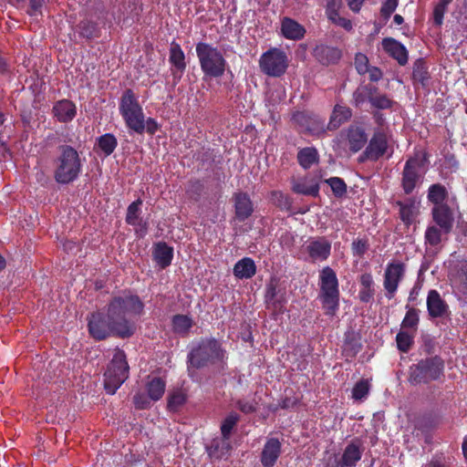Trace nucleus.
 Here are the masks:
<instances>
[{"label":"nucleus","mask_w":467,"mask_h":467,"mask_svg":"<svg viewBox=\"0 0 467 467\" xmlns=\"http://www.w3.org/2000/svg\"><path fill=\"white\" fill-rule=\"evenodd\" d=\"M143 309L144 304L140 298L137 295L128 294L114 296L109 301L108 316L112 319V323L118 326L124 337H130L135 331V325L131 318L140 316Z\"/></svg>","instance_id":"f257e3e1"},{"label":"nucleus","mask_w":467,"mask_h":467,"mask_svg":"<svg viewBox=\"0 0 467 467\" xmlns=\"http://www.w3.org/2000/svg\"><path fill=\"white\" fill-rule=\"evenodd\" d=\"M58 155L54 161L53 177L57 183L67 185L78 179L83 170L79 152L70 145L58 146Z\"/></svg>","instance_id":"f03ea898"},{"label":"nucleus","mask_w":467,"mask_h":467,"mask_svg":"<svg viewBox=\"0 0 467 467\" xmlns=\"http://www.w3.org/2000/svg\"><path fill=\"white\" fill-rule=\"evenodd\" d=\"M318 298L325 315L334 317L339 308V283L336 271L330 266H324L318 275Z\"/></svg>","instance_id":"7ed1b4c3"},{"label":"nucleus","mask_w":467,"mask_h":467,"mask_svg":"<svg viewBox=\"0 0 467 467\" xmlns=\"http://www.w3.org/2000/svg\"><path fill=\"white\" fill-rule=\"evenodd\" d=\"M187 358L189 368H202L210 364L223 362L226 358V352L217 339L202 338L191 349Z\"/></svg>","instance_id":"20e7f679"},{"label":"nucleus","mask_w":467,"mask_h":467,"mask_svg":"<svg viewBox=\"0 0 467 467\" xmlns=\"http://www.w3.org/2000/svg\"><path fill=\"white\" fill-rule=\"evenodd\" d=\"M195 51L205 77L220 78L224 74L227 62L216 47L206 42H199L196 44Z\"/></svg>","instance_id":"39448f33"},{"label":"nucleus","mask_w":467,"mask_h":467,"mask_svg":"<svg viewBox=\"0 0 467 467\" xmlns=\"http://www.w3.org/2000/svg\"><path fill=\"white\" fill-rule=\"evenodd\" d=\"M444 360L440 356L422 358L410 367L409 382L411 385L428 384L444 376Z\"/></svg>","instance_id":"423d86ee"},{"label":"nucleus","mask_w":467,"mask_h":467,"mask_svg":"<svg viewBox=\"0 0 467 467\" xmlns=\"http://www.w3.org/2000/svg\"><path fill=\"white\" fill-rule=\"evenodd\" d=\"M428 162L429 155L425 151L417 152L407 159L400 180V186L405 194H411L421 184Z\"/></svg>","instance_id":"0eeeda50"},{"label":"nucleus","mask_w":467,"mask_h":467,"mask_svg":"<svg viewBox=\"0 0 467 467\" xmlns=\"http://www.w3.org/2000/svg\"><path fill=\"white\" fill-rule=\"evenodd\" d=\"M130 367L122 349L117 348L104 373V388L108 394L113 395L129 378Z\"/></svg>","instance_id":"6e6552de"},{"label":"nucleus","mask_w":467,"mask_h":467,"mask_svg":"<svg viewBox=\"0 0 467 467\" xmlns=\"http://www.w3.org/2000/svg\"><path fill=\"white\" fill-rule=\"evenodd\" d=\"M259 67L266 76L279 78L288 67L287 55L280 48L272 47L260 57Z\"/></svg>","instance_id":"1a4fd4ad"},{"label":"nucleus","mask_w":467,"mask_h":467,"mask_svg":"<svg viewBox=\"0 0 467 467\" xmlns=\"http://www.w3.org/2000/svg\"><path fill=\"white\" fill-rule=\"evenodd\" d=\"M294 128L299 132L310 136H320L327 130L325 120L309 111H296L291 117Z\"/></svg>","instance_id":"9d476101"},{"label":"nucleus","mask_w":467,"mask_h":467,"mask_svg":"<svg viewBox=\"0 0 467 467\" xmlns=\"http://www.w3.org/2000/svg\"><path fill=\"white\" fill-rule=\"evenodd\" d=\"M88 333L96 340H104L111 334L125 338L124 335L118 328V326L112 323V319L101 312L91 313L88 322Z\"/></svg>","instance_id":"9b49d317"},{"label":"nucleus","mask_w":467,"mask_h":467,"mask_svg":"<svg viewBox=\"0 0 467 467\" xmlns=\"http://www.w3.org/2000/svg\"><path fill=\"white\" fill-rule=\"evenodd\" d=\"M388 150L389 140L386 131L380 129L376 130L370 140H368V145L359 155L358 161H377L388 152Z\"/></svg>","instance_id":"f8f14e48"},{"label":"nucleus","mask_w":467,"mask_h":467,"mask_svg":"<svg viewBox=\"0 0 467 467\" xmlns=\"http://www.w3.org/2000/svg\"><path fill=\"white\" fill-rule=\"evenodd\" d=\"M405 274L406 265L404 263L400 261L388 263L383 275V287L389 300L394 298Z\"/></svg>","instance_id":"ddd939ff"},{"label":"nucleus","mask_w":467,"mask_h":467,"mask_svg":"<svg viewBox=\"0 0 467 467\" xmlns=\"http://www.w3.org/2000/svg\"><path fill=\"white\" fill-rule=\"evenodd\" d=\"M332 244L326 236L310 237L304 245L307 260L311 263L325 262L331 255Z\"/></svg>","instance_id":"4468645a"},{"label":"nucleus","mask_w":467,"mask_h":467,"mask_svg":"<svg viewBox=\"0 0 467 467\" xmlns=\"http://www.w3.org/2000/svg\"><path fill=\"white\" fill-rule=\"evenodd\" d=\"M364 451L362 441L359 438H354L345 447L341 457L337 461L336 467H357L361 460Z\"/></svg>","instance_id":"2eb2a0df"},{"label":"nucleus","mask_w":467,"mask_h":467,"mask_svg":"<svg viewBox=\"0 0 467 467\" xmlns=\"http://www.w3.org/2000/svg\"><path fill=\"white\" fill-rule=\"evenodd\" d=\"M429 317L443 318L450 314V306L436 289H431L426 298Z\"/></svg>","instance_id":"dca6fc26"},{"label":"nucleus","mask_w":467,"mask_h":467,"mask_svg":"<svg viewBox=\"0 0 467 467\" xmlns=\"http://www.w3.org/2000/svg\"><path fill=\"white\" fill-rule=\"evenodd\" d=\"M431 213L432 221L445 234H448L452 231L455 221L454 212L448 203L432 206Z\"/></svg>","instance_id":"f3484780"},{"label":"nucleus","mask_w":467,"mask_h":467,"mask_svg":"<svg viewBox=\"0 0 467 467\" xmlns=\"http://www.w3.org/2000/svg\"><path fill=\"white\" fill-rule=\"evenodd\" d=\"M52 114L57 121L68 123L72 121L77 115V106L72 100L62 99L54 103Z\"/></svg>","instance_id":"a211bd4d"},{"label":"nucleus","mask_w":467,"mask_h":467,"mask_svg":"<svg viewBox=\"0 0 467 467\" xmlns=\"http://www.w3.org/2000/svg\"><path fill=\"white\" fill-rule=\"evenodd\" d=\"M346 133L349 150L353 153L358 152L368 142V134L365 129L360 125H349Z\"/></svg>","instance_id":"6ab92c4d"},{"label":"nucleus","mask_w":467,"mask_h":467,"mask_svg":"<svg viewBox=\"0 0 467 467\" xmlns=\"http://www.w3.org/2000/svg\"><path fill=\"white\" fill-rule=\"evenodd\" d=\"M141 205L142 200L140 198L132 202L127 208L125 221L129 225L138 227L136 232H140V234L143 235L148 231V223L140 216Z\"/></svg>","instance_id":"aec40b11"},{"label":"nucleus","mask_w":467,"mask_h":467,"mask_svg":"<svg viewBox=\"0 0 467 467\" xmlns=\"http://www.w3.org/2000/svg\"><path fill=\"white\" fill-rule=\"evenodd\" d=\"M282 444L277 438H269L261 452V463L264 467H274L281 454Z\"/></svg>","instance_id":"412c9836"},{"label":"nucleus","mask_w":467,"mask_h":467,"mask_svg":"<svg viewBox=\"0 0 467 467\" xmlns=\"http://www.w3.org/2000/svg\"><path fill=\"white\" fill-rule=\"evenodd\" d=\"M313 57L323 66L334 65L341 58V50L321 44L314 48Z\"/></svg>","instance_id":"4be33fe9"},{"label":"nucleus","mask_w":467,"mask_h":467,"mask_svg":"<svg viewBox=\"0 0 467 467\" xmlns=\"http://www.w3.org/2000/svg\"><path fill=\"white\" fill-rule=\"evenodd\" d=\"M280 29L285 38L295 41L303 39L306 33L304 26L288 16L282 18Z\"/></svg>","instance_id":"5701e85b"},{"label":"nucleus","mask_w":467,"mask_h":467,"mask_svg":"<svg viewBox=\"0 0 467 467\" xmlns=\"http://www.w3.org/2000/svg\"><path fill=\"white\" fill-rule=\"evenodd\" d=\"M235 217L239 222H244L253 212V202L246 192H236L234 195Z\"/></svg>","instance_id":"b1692460"},{"label":"nucleus","mask_w":467,"mask_h":467,"mask_svg":"<svg viewBox=\"0 0 467 467\" xmlns=\"http://www.w3.org/2000/svg\"><path fill=\"white\" fill-rule=\"evenodd\" d=\"M382 46L384 50L400 66H405L408 63V51L400 42L391 37L384 38Z\"/></svg>","instance_id":"393cba45"},{"label":"nucleus","mask_w":467,"mask_h":467,"mask_svg":"<svg viewBox=\"0 0 467 467\" xmlns=\"http://www.w3.org/2000/svg\"><path fill=\"white\" fill-rule=\"evenodd\" d=\"M437 422L431 415H423L415 421L416 436H421L426 444L432 442V431L436 428Z\"/></svg>","instance_id":"a878e982"},{"label":"nucleus","mask_w":467,"mask_h":467,"mask_svg":"<svg viewBox=\"0 0 467 467\" xmlns=\"http://www.w3.org/2000/svg\"><path fill=\"white\" fill-rule=\"evenodd\" d=\"M126 127L138 134L145 132V115L143 109L119 113Z\"/></svg>","instance_id":"bb28decb"},{"label":"nucleus","mask_w":467,"mask_h":467,"mask_svg":"<svg viewBox=\"0 0 467 467\" xmlns=\"http://www.w3.org/2000/svg\"><path fill=\"white\" fill-rule=\"evenodd\" d=\"M278 280L271 278L266 284L265 293V302L267 308H274L275 310L281 309L285 303L284 296H278Z\"/></svg>","instance_id":"cd10ccee"},{"label":"nucleus","mask_w":467,"mask_h":467,"mask_svg":"<svg viewBox=\"0 0 467 467\" xmlns=\"http://www.w3.org/2000/svg\"><path fill=\"white\" fill-rule=\"evenodd\" d=\"M118 147V140L113 133H104L96 139L94 150L104 157L110 156Z\"/></svg>","instance_id":"c85d7f7f"},{"label":"nucleus","mask_w":467,"mask_h":467,"mask_svg":"<svg viewBox=\"0 0 467 467\" xmlns=\"http://www.w3.org/2000/svg\"><path fill=\"white\" fill-rule=\"evenodd\" d=\"M352 117V110L349 107L337 104L335 105L333 111L330 115L329 121L327 123V130H336L343 123L349 120Z\"/></svg>","instance_id":"c756f323"},{"label":"nucleus","mask_w":467,"mask_h":467,"mask_svg":"<svg viewBox=\"0 0 467 467\" xmlns=\"http://www.w3.org/2000/svg\"><path fill=\"white\" fill-rule=\"evenodd\" d=\"M232 445L229 438L221 437L215 438L212 441L211 444L207 447V452L212 459H222L230 455Z\"/></svg>","instance_id":"7c9ffc66"},{"label":"nucleus","mask_w":467,"mask_h":467,"mask_svg":"<svg viewBox=\"0 0 467 467\" xmlns=\"http://www.w3.org/2000/svg\"><path fill=\"white\" fill-rule=\"evenodd\" d=\"M233 274L237 279H250L256 274V265L251 257L238 260L233 268Z\"/></svg>","instance_id":"2f4dec72"},{"label":"nucleus","mask_w":467,"mask_h":467,"mask_svg":"<svg viewBox=\"0 0 467 467\" xmlns=\"http://www.w3.org/2000/svg\"><path fill=\"white\" fill-rule=\"evenodd\" d=\"M153 259L161 268L165 269L173 259V248L164 242L158 243L153 250Z\"/></svg>","instance_id":"473e14b6"},{"label":"nucleus","mask_w":467,"mask_h":467,"mask_svg":"<svg viewBox=\"0 0 467 467\" xmlns=\"http://www.w3.org/2000/svg\"><path fill=\"white\" fill-rule=\"evenodd\" d=\"M76 32L78 37L87 41L93 40L100 36V28L98 23L83 19L76 26Z\"/></svg>","instance_id":"72a5a7b5"},{"label":"nucleus","mask_w":467,"mask_h":467,"mask_svg":"<svg viewBox=\"0 0 467 467\" xmlns=\"http://www.w3.org/2000/svg\"><path fill=\"white\" fill-rule=\"evenodd\" d=\"M449 198V192L447 188L441 183H433L429 186L427 192L428 202L433 206L442 205L447 202Z\"/></svg>","instance_id":"f704fd0d"},{"label":"nucleus","mask_w":467,"mask_h":467,"mask_svg":"<svg viewBox=\"0 0 467 467\" xmlns=\"http://www.w3.org/2000/svg\"><path fill=\"white\" fill-rule=\"evenodd\" d=\"M377 91V87L372 84H366L358 86L353 92L352 99L353 104L357 108H360L366 102H371L373 95Z\"/></svg>","instance_id":"c9c22d12"},{"label":"nucleus","mask_w":467,"mask_h":467,"mask_svg":"<svg viewBox=\"0 0 467 467\" xmlns=\"http://www.w3.org/2000/svg\"><path fill=\"white\" fill-rule=\"evenodd\" d=\"M431 75L429 67L423 58L417 59L413 64L412 79L414 84H420L422 88L429 85Z\"/></svg>","instance_id":"e433bc0d"},{"label":"nucleus","mask_w":467,"mask_h":467,"mask_svg":"<svg viewBox=\"0 0 467 467\" xmlns=\"http://www.w3.org/2000/svg\"><path fill=\"white\" fill-rule=\"evenodd\" d=\"M296 159L298 164L304 169L308 170L314 164L318 163L319 154L315 147H306L298 150Z\"/></svg>","instance_id":"4c0bfd02"},{"label":"nucleus","mask_w":467,"mask_h":467,"mask_svg":"<svg viewBox=\"0 0 467 467\" xmlns=\"http://www.w3.org/2000/svg\"><path fill=\"white\" fill-rule=\"evenodd\" d=\"M142 109L139 102V98L131 88L123 91L119 103V113L137 110Z\"/></svg>","instance_id":"58836bf2"},{"label":"nucleus","mask_w":467,"mask_h":467,"mask_svg":"<svg viewBox=\"0 0 467 467\" xmlns=\"http://www.w3.org/2000/svg\"><path fill=\"white\" fill-rule=\"evenodd\" d=\"M169 62L182 75L186 69L185 55L180 44L172 41L170 47Z\"/></svg>","instance_id":"ea45409f"},{"label":"nucleus","mask_w":467,"mask_h":467,"mask_svg":"<svg viewBox=\"0 0 467 467\" xmlns=\"http://www.w3.org/2000/svg\"><path fill=\"white\" fill-rule=\"evenodd\" d=\"M319 184L315 179H311L310 181L305 179L303 181L295 182L292 185V191L294 192L306 196L317 197L319 195Z\"/></svg>","instance_id":"a19ab883"},{"label":"nucleus","mask_w":467,"mask_h":467,"mask_svg":"<svg viewBox=\"0 0 467 467\" xmlns=\"http://www.w3.org/2000/svg\"><path fill=\"white\" fill-rule=\"evenodd\" d=\"M193 324L192 318L187 315L177 314L171 319L172 331L182 337L189 334Z\"/></svg>","instance_id":"79ce46f5"},{"label":"nucleus","mask_w":467,"mask_h":467,"mask_svg":"<svg viewBox=\"0 0 467 467\" xmlns=\"http://www.w3.org/2000/svg\"><path fill=\"white\" fill-rule=\"evenodd\" d=\"M415 203V198L412 197L407 198L405 202H396V205L400 208V218L408 226L413 222Z\"/></svg>","instance_id":"37998d69"},{"label":"nucleus","mask_w":467,"mask_h":467,"mask_svg":"<svg viewBox=\"0 0 467 467\" xmlns=\"http://www.w3.org/2000/svg\"><path fill=\"white\" fill-rule=\"evenodd\" d=\"M166 382L160 377H153L146 384V390L151 400H161L164 394Z\"/></svg>","instance_id":"c03bdc74"},{"label":"nucleus","mask_w":467,"mask_h":467,"mask_svg":"<svg viewBox=\"0 0 467 467\" xmlns=\"http://www.w3.org/2000/svg\"><path fill=\"white\" fill-rule=\"evenodd\" d=\"M187 394L182 389L171 390L167 399V409L170 411L176 412L185 404Z\"/></svg>","instance_id":"a18cd8bd"},{"label":"nucleus","mask_w":467,"mask_h":467,"mask_svg":"<svg viewBox=\"0 0 467 467\" xmlns=\"http://www.w3.org/2000/svg\"><path fill=\"white\" fill-rule=\"evenodd\" d=\"M405 308L406 314L401 322V327L416 331L420 323V310L409 305H407Z\"/></svg>","instance_id":"49530a36"},{"label":"nucleus","mask_w":467,"mask_h":467,"mask_svg":"<svg viewBox=\"0 0 467 467\" xmlns=\"http://www.w3.org/2000/svg\"><path fill=\"white\" fill-rule=\"evenodd\" d=\"M240 420V416L234 412H230L222 421L220 430L223 437L231 438L232 431Z\"/></svg>","instance_id":"de8ad7c7"},{"label":"nucleus","mask_w":467,"mask_h":467,"mask_svg":"<svg viewBox=\"0 0 467 467\" xmlns=\"http://www.w3.org/2000/svg\"><path fill=\"white\" fill-rule=\"evenodd\" d=\"M395 101L392 100L387 94L380 93L377 87V91L373 95L370 105L377 109H391Z\"/></svg>","instance_id":"09e8293b"},{"label":"nucleus","mask_w":467,"mask_h":467,"mask_svg":"<svg viewBox=\"0 0 467 467\" xmlns=\"http://www.w3.org/2000/svg\"><path fill=\"white\" fill-rule=\"evenodd\" d=\"M325 182L330 186L335 197L341 198L347 193L348 186L342 178L330 177Z\"/></svg>","instance_id":"8fccbe9b"},{"label":"nucleus","mask_w":467,"mask_h":467,"mask_svg":"<svg viewBox=\"0 0 467 467\" xmlns=\"http://www.w3.org/2000/svg\"><path fill=\"white\" fill-rule=\"evenodd\" d=\"M453 0H440L433 8L432 17L433 24L436 26H441L443 24L444 15L447 12L448 5Z\"/></svg>","instance_id":"3c124183"},{"label":"nucleus","mask_w":467,"mask_h":467,"mask_svg":"<svg viewBox=\"0 0 467 467\" xmlns=\"http://www.w3.org/2000/svg\"><path fill=\"white\" fill-rule=\"evenodd\" d=\"M274 203L284 211H289L292 208V200L289 196L280 191H274L271 193Z\"/></svg>","instance_id":"603ef678"},{"label":"nucleus","mask_w":467,"mask_h":467,"mask_svg":"<svg viewBox=\"0 0 467 467\" xmlns=\"http://www.w3.org/2000/svg\"><path fill=\"white\" fill-rule=\"evenodd\" d=\"M396 342L398 349L403 353H407L413 344V336L401 330L396 336Z\"/></svg>","instance_id":"864d4df0"},{"label":"nucleus","mask_w":467,"mask_h":467,"mask_svg":"<svg viewBox=\"0 0 467 467\" xmlns=\"http://www.w3.org/2000/svg\"><path fill=\"white\" fill-rule=\"evenodd\" d=\"M441 232L442 230L440 227L438 228L435 225L428 226L424 235L425 242L431 246H437L441 242Z\"/></svg>","instance_id":"5fc2aeb1"},{"label":"nucleus","mask_w":467,"mask_h":467,"mask_svg":"<svg viewBox=\"0 0 467 467\" xmlns=\"http://www.w3.org/2000/svg\"><path fill=\"white\" fill-rule=\"evenodd\" d=\"M369 248L368 240L367 238L355 239L351 244V251L354 256L362 258Z\"/></svg>","instance_id":"6e6d98bb"},{"label":"nucleus","mask_w":467,"mask_h":467,"mask_svg":"<svg viewBox=\"0 0 467 467\" xmlns=\"http://www.w3.org/2000/svg\"><path fill=\"white\" fill-rule=\"evenodd\" d=\"M361 344L355 337L354 335L351 337L348 336L344 341V352L347 356L355 357L361 349Z\"/></svg>","instance_id":"4d7b16f0"},{"label":"nucleus","mask_w":467,"mask_h":467,"mask_svg":"<svg viewBox=\"0 0 467 467\" xmlns=\"http://www.w3.org/2000/svg\"><path fill=\"white\" fill-rule=\"evenodd\" d=\"M237 409L244 414L254 413L258 410V402L254 400L240 399L235 402Z\"/></svg>","instance_id":"13d9d810"},{"label":"nucleus","mask_w":467,"mask_h":467,"mask_svg":"<svg viewBox=\"0 0 467 467\" xmlns=\"http://www.w3.org/2000/svg\"><path fill=\"white\" fill-rule=\"evenodd\" d=\"M369 391V384L367 379L358 381L352 389V398L360 400L365 398Z\"/></svg>","instance_id":"bf43d9fd"},{"label":"nucleus","mask_w":467,"mask_h":467,"mask_svg":"<svg viewBox=\"0 0 467 467\" xmlns=\"http://www.w3.org/2000/svg\"><path fill=\"white\" fill-rule=\"evenodd\" d=\"M355 67L359 75H365L368 71V58L362 53H358L355 56Z\"/></svg>","instance_id":"052dcab7"},{"label":"nucleus","mask_w":467,"mask_h":467,"mask_svg":"<svg viewBox=\"0 0 467 467\" xmlns=\"http://www.w3.org/2000/svg\"><path fill=\"white\" fill-rule=\"evenodd\" d=\"M451 464L450 458L445 457L442 453H436L428 462L427 467H451Z\"/></svg>","instance_id":"680f3d73"},{"label":"nucleus","mask_w":467,"mask_h":467,"mask_svg":"<svg viewBox=\"0 0 467 467\" xmlns=\"http://www.w3.org/2000/svg\"><path fill=\"white\" fill-rule=\"evenodd\" d=\"M399 0H385L380 8V14L385 19H389L391 14L396 10Z\"/></svg>","instance_id":"e2e57ef3"},{"label":"nucleus","mask_w":467,"mask_h":467,"mask_svg":"<svg viewBox=\"0 0 467 467\" xmlns=\"http://www.w3.org/2000/svg\"><path fill=\"white\" fill-rule=\"evenodd\" d=\"M327 18L335 25L344 28L347 31H350L353 28L352 22L345 17L340 16L339 12L336 13V16H327Z\"/></svg>","instance_id":"0e129e2a"},{"label":"nucleus","mask_w":467,"mask_h":467,"mask_svg":"<svg viewBox=\"0 0 467 467\" xmlns=\"http://www.w3.org/2000/svg\"><path fill=\"white\" fill-rule=\"evenodd\" d=\"M150 399L143 393H137L133 397V403L137 410H145L150 406Z\"/></svg>","instance_id":"69168bd1"},{"label":"nucleus","mask_w":467,"mask_h":467,"mask_svg":"<svg viewBox=\"0 0 467 467\" xmlns=\"http://www.w3.org/2000/svg\"><path fill=\"white\" fill-rule=\"evenodd\" d=\"M342 0H327L326 5V15L336 16V13L339 11L341 7Z\"/></svg>","instance_id":"338daca9"},{"label":"nucleus","mask_w":467,"mask_h":467,"mask_svg":"<svg viewBox=\"0 0 467 467\" xmlns=\"http://www.w3.org/2000/svg\"><path fill=\"white\" fill-rule=\"evenodd\" d=\"M375 295V288H360L358 292V298L362 303H369L373 300Z\"/></svg>","instance_id":"774afa93"}]
</instances>
